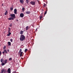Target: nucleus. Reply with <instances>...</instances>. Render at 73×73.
I'll list each match as a JSON object with an SVG mask.
<instances>
[{"label": "nucleus", "mask_w": 73, "mask_h": 73, "mask_svg": "<svg viewBox=\"0 0 73 73\" xmlns=\"http://www.w3.org/2000/svg\"><path fill=\"white\" fill-rule=\"evenodd\" d=\"M22 10H24V8H22Z\"/></svg>", "instance_id": "29"}, {"label": "nucleus", "mask_w": 73, "mask_h": 73, "mask_svg": "<svg viewBox=\"0 0 73 73\" xmlns=\"http://www.w3.org/2000/svg\"><path fill=\"white\" fill-rule=\"evenodd\" d=\"M6 63H5V62H4V63H3V62L1 63V66H3V65H5V64H6Z\"/></svg>", "instance_id": "13"}, {"label": "nucleus", "mask_w": 73, "mask_h": 73, "mask_svg": "<svg viewBox=\"0 0 73 73\" xmlns=\"http://www.w3.org/2000/svg\"><path fill=\"white\" fill-rule=\"evenodd\" d=\"M11 10L13 11V8L11 7L10 8Z\"/></svg>", "instance_id": "25"}, {"label": "nucleus", "mask_w": 73, "mask_h": 73, "mask_svg": "<svg viewBox=\"0 0 73 73\" xmlns=\"http://www.w3.org/2000/svg\"><path fill=\"white\" fill-rule=\"evenodd\" d=\"M30 28L28 26H27L26 27V31H27Z\"/></svg>", "instance_id": "11"}, {"label": "nucleus", "mask_w": 73, "mask_h": 73, "mask_svg": "<svg viewBox=\"0 0 73 73\" xmlns=\"http://www.w3.org/2000/svg\"><path fill=\"white\" fill-rule=\"evenodd\" d=\"M31 13L29 11H27L26 12V13L27 14H29Z\"/></svg>", "instance_id": "14"}, {"label": "nucleus", "mask_w": 73, "mask_h": 73, "mask_svg": "<svg viewBox=\"0 0 73 73\" xmlns=\"http://www.w3.org/2000/svg\"><path fill=\"white\" fill-rule=\"evenodd\" d=\"M22 50L21 49H20L19 51V54L20 55V57H22V55L23 54V52H22Z\"/></svg>", "instance_id": "3"}, {"label": "nucleus", "mask_w": 73, "mask_h": 73, "mask_svg": "<svg viewBox=\"0 0 73 73\" xmlns=\"http://www.w3.org/2000/svg\"><path fill=\"white\" fill-rule=\"evenodd\" d=\"M40 20H41L42 18V13L40 15Z\"/></svg>", "instance_id": "8"}, {"label": "nucleus", "mask_w": 73, "mask_h": 73, "mask_svg": "<svg viewBox=\"0 0 73 73\" xmlns=\"http://www.w3.org/2000/svg\"><path fill=\"white\" fill-rule=\"evenodd\" d=\"M8 44H9V45L11 46V43L10 42H8Z\"/></svg>", "instance_id": "20"}, {"label": "nucleus", "mask_w": 73, "mask_h": 73, "mask_svg": "<svg viewBox=\"0 0 73 73\" xmlns=\"http://www.w3.org/2000/svg\"><path fill=\"white\" fill-rule=\"evenodd\" d=\"M4 53H5V52H2V54H4Z\"/></svg>", "instance_id": "33"}, {"label": "nucleus", "mask_w": 73, "mask_h": 73, "mask_svg": "<svg viewBox=\"0 0 73 73\" xmlns=\"http://www.w3.org/2000/svg\"><path fill=\"white\" fill-rule=\"evenodd\" d=\"M17 20V21H18V19H17V20Z\"/></svg>", "instance_id": "35"}, {"label": "nucleus", "mask_w": 73, "mask_h": 73, "mask_svg": "<svg viewBox=\"0 0 73 73\" xmlns=\"http://www.w3.org/2000/svg\"><path fill=\"white\" fill-rule=\"evenodd\" d=\"M27 51H28V49H27L26 48L25 50V53L27 52Z\"/></svg>", "instance_id": "22"}, {"label": "nucleus", "mask_w": 73, "mask_h": 73, "mask_svg": "<svg viewBox=\"0 0 73 73\" xmlns=\"http://www.w3.org/2000/svg\"><path fill=\"white\" fill-rule=\"evenodd\" d=\"M23 33H24V31H20V34L22 35V34H23Z\"/></svg>", "instance_id": "17"}, {"label": "nucleus", "mask_w": 73, "mask_h": 73, "mask_svg": "<svg viewBox=\"0 0 73 73\" xmlns=\"http://www.w3.org/2000/svg\"><path fill=\"white\" fill-rule=\"evenodd\" d=\"M19 16H20V17H21V18H23V17H24V14H23V13H21V14H20V15H19Z\"/></svg>", "instance_id": "7"}, {"label": "nucleus", "mask_w": 73, "mask_h": 73, "mask_svg": "<svg viewBox=\"0 0 73 73\" xmlns=\"http://www.w3.org/2000/svg\"><path fill=\"white\" fill-rule=\"evenodd\" d=\"M29 1L28 0H26V3H27V4H29Z\"/></svg>", "instance_id": "21"}, {"label": "nucleus", "mask_w": 73, "mask_h": 73, "mask_svg": "<svg viewBox=\"0 0 73 73\" xmlns=\"http://www.w3.org/2000/svg\"><path fill=\"white\" fill-rule=\"evenodd\" d=\"M3 52H4L6 54H8V52H7V51H6V50H3Z\"/></svg>", "instance_id": "15"}, {"label": "nucleus", "mask_w": 73, "mask_h": 73, "mask_svg": "<svg viewBox=\"0 0 73 73\" xmlns=\"http://www.w3.org/2000/svg\"><path fill=\"white\" fill-rule=\"evenodd\" d=\"M7 13H8V12L7 11H6V12H5V13H4V15H7Z\"/></svg>", "instance_id": "19"}, {"label": "nucleus", "mask_w": 73, "mask_h": 73, "mask_svg": "<svg viewBox=\"0 0 73 73\" xmlns=\"http://www.w3.org/2000/svg\"><path fill=\"white\" fill-rule=\"evenodd\" d=\"M46 6V4H44L43 5V7H45Z\"/></svg>", "instance_id": "27"}, {"label": "nucleus", "mask_w": 73, "mask_h": 73, "mask_svg": "<svg viewBox=\"0 0 73 73\" xmlns=\"http://www.w3.org/2000/svg\"><path fill=\"white\" fill-rule=\"evenodd\" d=\"M7 60H3V58L1 59V62H4L5 63H7Z\"/></svg>", "instance_id": "5"}, {"label": "nucleus", "mask_w": 73, "mask_h": 73, "mask_svg": "<svg viewBox=\"0 0 73 73\" xmlns=\"http://www.w3.org/2000/svg\"><path fill=\"white\" fill-rule=\"evenodd\" d=\"M19 2H20L21 3H23L24 2V1L23 0H19Z\"/></svg>", "instance_id": "12"}, {"label": "nucleus", "mask_w": 73, "mask_h": 73, "mask_svg": "<svg viewBox=\"0 0 73 73\" xmlns=\"http://www.w3.org/2000/svg\"><path fill=\"white\" fill-rule=\"evenodd\" d=\"M8 32H9V33L11 32V29L9 27V30H8Z\"/></svg>", "instance_id": "18"}, {"label": "nucleus", "mask_w": 73, "mask_h": 73, "mask_svg": "<svg viewBox=\"0 0 73 73\" xmlns=\"http://www.w3.org/2000/svg\"><path fill=\"white\" fill-rule=\"evenodd\" d=\"M7 51H8V52H9V50H6Z\"/></svg>", "instance_id": "32"}, {"label": "nucleus", "mask_w": 73, "mask_h": 73, "mask_svg": "<svg viewBox=\"0 0 73 73\" xmlns=\"http://www.w3.org/2000/svg\"><path fill=\"white\" fill-rule=\"evenodd\" d=\"M30 4H31L32 5H34L35 4V2L34 1H31V2H30Z\"/></svg>", "instance_id": "6"}, {"label": "nucleus", "mask_w": 73, "mask_h": 73, "mask_svg": "<svg viewBox=\"0 0 73 73\" xmlns=\"http://www.w3.org/2000/svg\"><path fill=\"white\" fill-rule=\"evenodd\" d=\"M1 72L0 73H6V69H2Z\"/></svg>", "instance_id": "4"}, {"label": "nucleus", "mask_w": 73, "mask_h": 73, "mask_svg": "<svg viewBox=\"0 0 73 73\" xmlns=\"http://www.w3.org/2000/svg\"><path fill=\"white\" fill-rule=\"evenodd\" d=\"M13 73H16V72L14 71V72H13Z\"/></svg>", "instance_id": "34"}, {"label": "nucleus", "mask_w": 73, "mask_h": 73, "mask_svg": "<svg viewBox=\"0 0 73 73\" xmlns=\"http://www.w3.org/2000/svg\"><path fill=\"white\" fill-rule=\"evenodd\" d=\"M10 41L11 42H13V40L12 39H10Z\"/></svg>", "instance_id": "28"}, {"label": "nucleus", "mask_w": 73, "mask_h": 73, "mask_svg": "<svg viewBox=\"0 0 73 73\" xmlns=\"http://www.w3.org/2000/svg\"><path fill=\"white\" fill-rule=\"evenodd\" d=\"M11 60H12V58H9V61H11Z\"/></svg>", "instance_id": "26"}, {"label": "nucleus", "mask_w": 73, "mask_h": 73, "mask_svg": "<svg viewBox=\"0 0 73 73\" xmlns=\"http://www.w3.org/2000/svg\"><path fill=\"white\" fill-rule=\"evenodd\" d=\"M46 11H45V12H44V15L46 14Z\"/></svg>", "instance_id": "31"}, {"label": "nucleus", "mask_w": 73, "mask_h": 73, "mask_svg": "<svg viewBox=\"0 0 73 73\" xmlns=\"http://www.w3.org/2000/svg\"><path fill=\"white\" fill-rule=\"evenodd\" d=\"M11 33L10 32H9V34H8V35H7V36H10V35H11Z\"/></svg>", "instance_id": "16"}, {"label": "nucleus", "mask_w": 73, "mask_h": 73, "mask_svg": "<svg viewBox=\"0 0 73 73\" xmlns=\"http://www.w3.org/2000/svg\"><path fill=\"white\" fill-rule=\"evenodd\" d=\"M25 39V36L23 35H22L20 36V38H19V40L21 41H23Z\"/></svg>", "instance_id": "2"}, {"label": "nucleus", "mask_w": 73, "mask_h": 73, "mask_svg": "<svg viewBox=\"0 0 73 73\" xmlns=\"http://www.w3.org/2000/svg\"><path fill=\"white\" fill-rule=\"evenodd\" d=\"M3 5H2V6H3Z\"/></svg>", "instance_id": "36"}, {"label": "nucleus", "mask_w": 73, "mask_h": 73, "mask_svg": "<svg viewBox=\"0 0 73 73\" xmlns=\"http://www.w3.org/2000/svg\"><path fill=\"white\" fill-rule=\"evenodd\" d=\"M10 16H11V17L8 18V20H13L15 18V14H10Z\"/></svg>", "instance_id": "1"}, {"label": "nucleus", "mask_w": 73, "mask_h": 73, "mask_svg": "<svg viewBox=\"0 0 73 73\" xmlns=\"http://www.w3.org/2000/svg\"><path fill=\"white\" fill-rule=\"evenodd\" d=\"M7 72H8V73H11V69L10 68L8 69Z\"/></svg>", "instance_id": "10"}, {"label": "nucleus", "mask_w": 73, "mask_h": 73, "mask_svg": "<svg viewBox=\"0 0 73 73\" xmlns=\"http://www.w3.org/2000/svg\"><path fill=\"white\" fill-rule=\"evenodd\" d=\"M6 46H3V49H6Z\"/></svg>", "instance_id": "23"}, {"label": "nucleus", "mask_w": 73, "mask_h": 73, "mask_svg": "<svg viewBox=\"0 0 73 73\" xmlns=\"http://www.w3.org/2000/svg\"><path fill=\"white\" fill-rule=\"evenodd\" d=\"M14 13L17 14V9H14Z\"/></svg>", "instance_id": "9"}, {"label": "nucleus", "mask_w": 73, "mask_h": 73, "mask_svg": "<svg viewBox=\"0 0 73 73\" xmlns=\"http://www.w3.org/2000/svg\"><path fill=\"white\" fill-rule=\"evenodd\" d=\"M1 55V51H0V55Z\"/></svg>", "instance_id": "30"}, {"label": "nucleus", "mask_w": 73, "mask_h": 73, "mask_svg": "<svg viewBox=\"0 0 73 73\" xmlns=\"http://www.w3.org/2000/svg\"><path fill=\"white\" fill-rule=\"evenodd\" d=\"M9 26L10 27H12V24H10V25H9Z\"/></svg>", "instance_id": "24"}]
</instances>
